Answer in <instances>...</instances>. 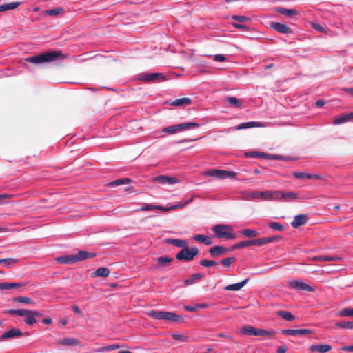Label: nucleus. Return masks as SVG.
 Segmentation results:
<instances>
[{
	"instance_id": "55",
	"label": "nucleus",
	"mask_w": 353,
	"mask_h": 353,
	"mask_svg": "<svg viewBox=\"0 0 353 353\" xmlns=\"http://www.w3.org/2000/svg\"><path fill=\"white\" fill-rule=\"evenodd\" d=\"M172 337L175 340L182 341H186L188 340V337L184 335H181L178 334H172Z\"/></svg>"
},
{
	"instance_id": "40",
	"label": "nucleus",
	"mask_w": 353,
	"mask_h": 353,
	"mask_svg": "<svg viewBox=\"0 0 353 353\" xmlns=\"http://www.w3.org/2000/svg\"><path fill=\"white\" fill-rule=\"evenodd\" d=\"M18 262V260L14 258H7L0 259V264H4V266L7 268H10L12 265H15Z\"/></svg>"
},
{
	"instance_id": "5",
	"label": "nucleus",
	"mask_w": 353,
	"mask_h": 353,
	"mask_svg": "<svg viewBox=\"0 0 353 353\" xmlns=\"http://www.w3.org/2000/svg\"><path fill=\"white\" fill-rule=\"evenodd\" d=\"M199 250L196 247L189 248L185 245L180 252L176 255V259L179 261H192L196 256L199 254Z\"/></svg>"
},
{
	"instance_id": "32",
	"label": "nucleus",
	"mask_w": 353,
	"mask_h": 353,
	"mask_svg": "<svg viewBox=\"0 0 353 353\" xmlns=\"http://www.w3.org/2000/svg\"><path fill=\"white\" fill-rule=\"evenodd\" d=\"M110 274V270L105 267H101L97 268L94 273H92L93 277H107Z\"/></svg>"
},
{
	"instance_id": "1",
	"label": "nucleus",
	"mask_w": 353,
	"mask_h": 353,
	"mask_svg": "<svg viewBox=\"0 0 353 353\" xmlns=\"http://www.w3.org/2000/svg\"><path fill=\"white\" fill-rule=\"evenodd\" d=\"M63 54L61 51H49L44 53L37 54L36 56L29 57L20 60V62L25 67L26 63H31L33 64H41L43 63L52 62L59 58H62Z\"/></svg>"
},
{
	"instance_id": "59",
	"label": "nucleus",
	"mask_w": 353,
	"mask_h": 353,
	"mask_svg": "<svg viewBox=\"0 0 353 353\" xmlns=\"http://www.w3.org/2000/svg\"><path fill=\"white\" fill-rule=\"evenodd\" d=\"M72 309L73 312L74 313H76L77 314H78V315H79L81 316H83L82 312H81V310L79 309V307L78 306L74 305L72 306Z\"/></svg>"
},
{
	"instance_id": "24",
	"label": "nucleus",
	"mask_w": 353,
	"mask_h": 353,
	"mask_svg": "<svg viewBox=\"0 0 353 353\" xmlns=\"http://www.w3.org/2000/svg\"><path fill=\"white\" fill-rule=\"evenodd\" d=\"M248 281L249 278H247L239 283L228 285L224 288V290L227 291H238L241 290Z\"/></svg>"
},
{
	"instance_id": "52",
	"label": "nucleus",
	"mask_w": 353,
	"mask_h": 353,
	"mask_svg": "<svg viewBox=\"0 0 353 353\" xmlns=\"http://www.w3.org/2000/svg\"><path fill=\"white\" fill-rule=\"evenodd\" d=\"M199 263L203 267H211L217 264L216 261L208 259H202L200 261Z\"/></svg>"
},
{
	"instance_id": "4",
	"label": "nucleus",
	"mask_w": 353,
	"mask_h": 353,
	"mask_svg": "<svg viewBox=\"0 0 353 353\" xmlns=\"http://www.w3.org/2000/svg\"><path fill=\"white\" fill-rule=\"evenodd\" d=\"M6 314L25 316L24 322L28 325H32L35 323L36 319L34 317L32 310L27 309H9L4 312Z\"/></svg>"
},
{
	"instance_id": "49",
	"label": "nucleus",
	"mask_w": 353,
	"mask_h": 353,
	"mask_svg": "<svg viewBox=\"0 0 353 353\" xmlns=\"http://www.w3.org/2000/svg\"><path fill=\"white\" fill-rule=\"evenodd\" d=\"M119 348V346L118 345L113 344V345H108L105 347H103L98 350H95L94 352H102L103 351H112V350H117Z\"/></svg>"
},
{
	"instance_id": "14",
	"label": "nucleus",
	"mask_w": 353,
	"mask_h": 353,
	"mask_svg": "<svg viewBox=\"0 0 353 353\" xmlns=\"http://www.w3.org/2000/svg\"><path fill=\"white\" fill-rule=\"evenodd\" d=\"M141 79L145 81H162L165 79V77L162 73H147L143 74Z\"/></svg>"
},
{
	"instance_id": "13",
	"label": "nucleus",
	"mask_w": 353,
	"mask_h": 353,
	"mask_svg": "<svg viewBox=\"0 0 353 353\" xmlns=\"http://www.w3.org/2000/svg\"><path fill=\"white\" fill-rule=\"evenodd\" d=\"M153 181H157L161 184H175L179 183V179L174 176L161 175L155 176L152 179Z\"/></svg>"
},
{
	"instance_id": "25",
	"label": "nucleus",
	"mask_w": 353,
	"mask_h": 353,
	"mask_svg": "<svg viewBox=\"0 0 353 353\" xmlns=\"http://www.w3.org/2000/svg\"><path fill=\"white\" fill-rule=\"evenodd\" d=\"M192 103V100L189 97H183L181 99H177L174 101H172L169 103V105L173 106H186L190 105Z\"/></svg>"
},
{
	"instance_id": "56",
	"label": "nucleus",
	"mask_w": 353,
	"mask_h": 353,
	"mask_svg": "<svg viewBox=\"0 0 353 353\" xmlns=\"http://www.w3.org/2000/svg\"><path fill=\"white\" fill-rule=\"evenodd\" d=\"M156 208V205H152V204H145L141 208V210L142 211H150L154 210Z\"/></svg>"
},
{
	"instance_id": "58",
	"label": "nucleus",
	"mask_w": 353,
	"mask_h": 353,
	"mask_svg": "<svg viewBox=\"0 0 353 353\" xmlns=\"http://www.w3.org/2000/svg\"><path fill=\"white\" fill-rule=\"evenodd\" d=\"M213 59L215 61H224L226 58L223 54H216L214 55Z\"/></svg>"
},
{
	"instance_id": "16",
	"label": "nucleus",
	"mask_w": 353,
	"mask_h": 353,
	"mask_svg": "<svg viewBox=\"0 0 353 353\" xmlns=\"http://www.w3.org/2000/svg\"><path fill=\"white\" fill-rule=\"evenodd\" d=\"M308 216L307 214H298L294 216V220L291 223V225L294 228H298L300 226L306 224Z\"/></svg>"
},
{
	"instance_id": "9",
	"label": "nucleus",
	"mask_w": 353,
	"mask_h": 353,
	"mask_svg": "<svg viewBox=\"0 0 353 353\" xmlns=\"http://www.w3.org/2000/svg\"><path fill=\"white\" fill-rule=\"evenodd\" d=\"M274 195L276 200L283 199L285 201H292L300 199L298 194L294 192L275 190Z\"/></svg>"
},
{
	"instance_id": "17",
	"label": "nucleus",
	"mask_w": 353,
	"mask_h": 353,
	"mask_svg": "<svg viewBox=\"0 0 353 353\" xmlns=\"http://www.w3.org/2000/svg\"><path fill=\"white\" fill-rule=\"evenodd\" d=\"M229 249L221 245L212 247L209 250V254L212 257H218L225 254Z\"/></svg>"
},
{
	"instance_id": "26",
	"label": "nucleus",
	"mask_w": 353,
	"mask_h": 353,
	"mask_svg": "<svg viewBox=\"0 0 353 353\" xmlns=\"http://www.w3.org/2000/svg\"><path fill=\"white\" fill-rule=\"evenodd\" d=\"M158 265H154L155 268H159L161 267H167L170 263L173 261V258L170 256H159L156 259Z\"/></svg>"
},
{
	"instance_id": "43",
	"label": "nucleus",
	"mask_w": 353,
	"mask_h": 353,
	"mask_svg": "<svg viewBox=\"0 0 353 353\" xmlns=\"http://www.w3.org/2000/svg\"><path fill=\"white\" fill-rule=\"evenodd\" d=\"M208 305L207 303L195 304L194 305H185L184 309L188 312H194L199 308H207Z\"/></svg>"
},
{
	"instance_id": "23",
	"label": "nucleus",
	"mask_w": 353,
	"mask_h": 353,
	"mask_svg": "<svg viewBox=\"0 0 353 353\" xmlns=\"http://www.w3.org/2000/svg\"><path fill=\"white\" fill-rule=\"evenodd\" d=\"M293 176L298 179H321V176L320 174H312L305 172H294Z\"/></svg>"
},
{
	"instance_id": "27",
	"label": "nucleus",
	"mask_w": 353,
	"mask_h": 353,
	"mask_svg": "<svg viewBox=\"0 0 353 353\" xmlns=\"http://www.w3.org/2000/svg\"><path fill=\"white\" fill-rule=\"evenodd\" d=\"M57 343L63 346H76L79 344V341L74 338H64L59 340Z\"/></svg>"
},
{
	"instance_id": "7",
	"label": "nucleus",
	"mask_w": 353,
	"mask_h": 353,
	"mask_svg": "<svg viewBox=\"0 0 353 353\" xmlns=\"http://www.w3.org/2000/svg\"><path fill=\"white\" fill-rule=\"evenodd\" d=\"M205 175L214 178L224 179L227 178L234 179L236 173L232 171L213 169L204 172Z\"/></svg>"
},
{
	"instance_id": "46",
	"label": "nucleus",
	"mask_w": 353,
	"mask_h": 353,
	"mask_svg": "<svg viewBox=\"0 0 353 353\" xmlns=\"http://www.w3.org/2000/svg\"><path fill=\"white\" fill-rule=\"evenodd\" d=\"M335 325L338 327L353 330V321L337 322Z\"/></svg>"
},
{
	"instance_id": "20",
	"label": "nucleus",
	"mask_w": 353,
	"mask_h": 353,
	"mask_svg": "<svg viewBox=\"0 0 353 353\" xmlns=\"http://www.w3.org/2000/svg\"><path fill=\"white\" fill-rule=\"evenodd\" d=\"M332 350V346L328 344H316L310 347L311 352H317L319 353H326Z\"/></svg>"
},
{
	"instance_id": "28",
	"label": "nucleus",
	"mask_w": 353,
	"mask_h": 353,
	"mask_svg": "<svg viewBox=\"0 0 353 353\" xmlns=\"http://www.w3.org/2000/svg\"><path fill=\"white\" fill-rule=\"evenodd\" d=\"M74 255L76 261L77 262L87 259L93 258L96 256V254L94 252H88L85 250H80L77 254Z\"/></svg>"
},
{
	"instance_id": "18",
	"label": "nucleus",
	"mask_w": 353,
	"mask_h": 353,
	"mask_svg": "<svg viewBox=\"0 0 353 353\" xmlns=\"http://www.w3.org/2000/svg\"><path fill=\"white\" fill-rule=\"evenodd\" d=\"M23 335L21 331L17 328H12L6 332H4L0 336V341L6 340L11 338L20 337Z\"/></svg>"
},
{
	"instance_id": "31",
	"label": "nucleus",
	"mask_w": 353,
	"mask_h": 353,
	"mask_svg": "<svg viewBox=\"0 0 353 353\" xmlns=\"http://www.w3.org/2000/svg\"><path fill=\"white\" fill-rule=\"evenodd\" d=\"M165 242L173 245L178 248H184L185 245H187L188 243L186 241L178 239H166L165 240Z\"/></svg>"
},
{
	"instance_id": "11",
	"label": "nucleus",
	"mask_w": 353,
	"mask_h": 353,
	"mask_svg": "<svg viewBox=\"0 0 353 353\" xmlns=\"http://www.w3.org/2000/svg\"><path fill=\"white\" fill-rule=\"evenodd\" d=\"M252 245L261 246L260 239H256L247 240V241H243L236 243L232 246L231 250H236V249L243 248L252 246Z\"/></svg>"
},
{
	"instance_id": "60",
	"label": "nucleus",
	"mask_w": 353,
	"mask_h": 353,
	"mask_svg": "<svg viewBox=\"0 0 353 353\" xmlns=\"http://www.w3.org/2000/svg\"><path fill=\"white\" fill-rule=\"evenodd\" d=\"M232 26L237 29H242V30H248V29L247 26L241 24V23H234L232 24Z\"/></svg>"
},
{
	"instance_id": "19",
	"label": "nucleus",
	"mask_w": 353,
	"mask_h": 353,
	"mask_svg": "<svg viewBox=\"0 0 353 353\" xmlns=\"http://www.w3.org/2000/svg\"><path fill=\"white\" fill-rule=\"evenodd\" d=\"M281 333L286 335H305L308 334H312V331L307 329H297V330H292V329H288V330H283L281 331Z\"/></svg>"
},
{
	"instance_id": "63",
	"label": "nucleus",
	"mask_w": 353,
	"mask_h": 353,
	"mask_svg": "<svg viewBox=\"0 0 353 353\" xmlns=\"http://www.w3.org/2000/svg\"><path fill=\"white\" fill-rule=\"evenodd\" d=\"M288 348L285 345L280 346L277 350V353H285Z\"/></svg>"
},
{
	"instance_id": "3",
	"label": "nucleus",
	"mask_w": 353,
	"mask_h": 353,
	"mask_svg": "<svg viewBox=\"0 0 353 353\" xmlns=\"http://www.w3.org/2000/svg\"><path fill=\"white\" fill-rule=\"evenodd\" d=\"M214 236L219 239H234L235 234L232 233L233 229L231 226L225 224H219L212 228Z\"/></svg>"
},
{
	"instance_id": "45",
	"label": "nucleus",
	"mask_w": 353,
	"mask_h": 353,
	"mask_svg": "<svg viewBox=\"0 0 353 353\" xmlns=\"http://www.w3.org/2000/svg\"><path fill=\"white\" fill-rule=\"evenodd\" d=\"M280 239H281V236H272V237L261 238V239H260V243H261V246H262V245H263L265 244H268V243H270L278 241Z\"/></svg>"
},
{
	"instance_id": "29",
	"label": "nucleus",
	"mask_w": 353,
	"mask_h": 353,
	"mask_svg": "<svg viewBox=\"0 0 353 353\" xmlns=\"http://www.w3.org/2000/svg\"><path fill=\"white\" fill-rule=\"evenodd\" d=\"M240 332L242 334L248 335V336H257L258 328H256L251 325H245L243 326Z\"/></svg>"
},
{
	"instance_id": "34",
	"label": "nucleus",
	"mask_w": 353,
	"mask_h": 353,
	"mask_svg": "<svg viewBox=\"0 0 353 353\" xmlns=\"http://www.w3.org/2000/svg\"><path fill=\"white\" fill-rule=\"evenodd\" d=\"M193 239L207 245H210L212 244V241L210 239V238L203 234L194 235L193 236Z\"/></svg>"
},
{
	"instance_id": "33",
	"label": "nucleus",
	"mask_w": 353,
	"mask_h": 353,
	"mask_svg": "<svg viewBox=\"0 0 353 353\" xmlns=\"http://www.w3.org/2000/svg\"><path fill=\"white\" fill-rule=\"evenodd\" d=\"M275 11L288 17H292L298 14V11L295 9H288L285 8H275Z\"/></svg>"
},
{
	"instance_id": "54",
	"label": "nucleus",
	"mask_w": 353,
	"mask_h": 353,
	"mask_svg": "<svg viewBox=\"0 0 353 353\" xmlns=\"http://www.w3.org/2000/svg\"><path fill=\"white\" fill-rule=\"evenodd\" d=\"M63 12V8H57L54 9H51L46 11V14L50 16H55Z\"/></svg>"
},
{
	"instance_id": "22",
	"label": "nucleus",
	"mask_w": 353,
	"mask_h": 353,
	"mask_svg": "<svg viewBox=\"0 0 353 353\" xmlns=\"http://www.w3.org/2000/svg\"><path fill=\"white\" fill-rule=\"evenodd\" d=\"M342 258L337 256H316L311 258L312 261H341Z\"/></svg>"
},
{
	"instance_id": "37",
	"label": "nucleus",
	"mask_w": 353,
	"mask_h": 353,
	"mask_svg": "<svg viewBox=\"0 0 353 353\" xmlns=\"http://www.w3.org/2000/svg\"><path fill=\"white\" fill-rule=\"evenodd\" d=\"M239 233L249 238H253L256 237L259 235V233L257 230H253V229H244L239 231Z\"/></svg>"
},
{
	"instance_id": "44",
	"label": "nucleus",
	"mask_w": 353,
	"mask_h": 353,
	"mask_svg": "<svg viewBox=\"0 0 353 353\" xmlns=\"http://www.w3.org/2000/svg\"><path fill=\"white\" fill-rule=\"evenodd\" d=\"M132 180L129 178H123V179H117L111 183H109V185L110 186H115V185H119L123 184H128L132 183Z\"/></svg>"
},
{
	"instance_id": "6",
	"label": "nucleus",
	"mask_w": 353,
	"mask_h": 353,
	"mask_svg": "<svg viewBox=\"0 0 353 353\" xmlns=\"http://www.w3.org/2000/svg\"><path fill=\"white\" fill-rule=\"evenodd\" d=\"M199 124L196 122H188L166 127L163 129V132L168 134H174L179 131L188 130L191 128H198Z\"/></svg>"
},
{
	"instance_id": "64",
	"label": "nucleus",
	"mask_w": 353,
	"mask_h": 353,
	"mask_svg": "<svg viewBox=\"0 0 353 353\" xmlns=\"http://www.w3.org/2000/svg\"><path fill=\"white\" fill-rule=\"evenodd\" d=\"M182 208H184V205H183V203L171 205L169 207V209H170V210H172Z\"/></svg>"
},
{
	"instance_id": "51",
	"label": "nucleus",
	"mask_w": 353,
	"mask_h": 353,
	"mask_svg": "<svg viewBox=\"0 0 353 353\" xmlns=\"http://www.w3.org/2000/svg\"><path fill=\"white\" fill-rule=\"evenodd\" d=\"M268 226L274 230L282 231L284 229L283 225L276 222H271L268 224Z\"/></svg>"
},
{
	"instance_id": "42",
	"label": "nucleus",
	"mask_w": 353,
	"mask_h": 353,
	"mask_svg": "<svg viewBox=\"0 0 353 353\" xmlns=\"http://www.w3.org/2000/svg\"><path fill=\"white\" fill-rule=\"evenodd\" d=\"M14 301L17 303H21L25 304L35 305V302L30 298L27 296H17L15 297Z\"/></svg>"
},
{
	"instance_id": "36",
	"label": "nucleus",
	"mask_w": 353,
	"mask_h": 353,
	"mask_svg": "<svg viewBox=\"0 0 353 353\" xmlns=\"http://www.w3.org/2000/svg\"><path fill=\"white\" fill-rule=\"evenodd\" d=\"M224 102H228L231 106L240 108L242 102L235 97H228L224 99Z\"/></svg>"
},
{
	"instance_id": "21",
	"label": "nucleus",
	"mask_w": 353,
	"mask_h": 353,
	"mask_svg": "<svg viewBox=\"0 0 353 353\" xmlns=\"http://www.w3.org/2000/svg\"><path fill=\"white\" fill-rule=\"evenodd\" d=\"M55 261L62 264H73L77 262L74 254L60 256L57 257Z\"/></svg>"
},
{
	"instance_id": "41",
	"label": "nucleus",
	"mask_w": 353,
	"mask_h": 353,
	"mask_svg": "<svg viewBox=\"0 0 353 353\" xmlns=\"http://www.w3.org/2000/svg\"><path fill=\"white\" fill-rule=\"evenodd\" d=\"M276 331L273 330H266L263 329L258 328L257 336H268L270 338L273 337L276 334Z\"/></svg>"
},
{
	"instance_id": "48",
	"label": "nucleus",
	"mask_w": 353,
	"mask_h": 353,
	"mask_svg": "<svg viewBox=\"0 0 353 353\" xmlns=\"http://www.w3.org/2000/svg\"><path fill=\"white\" fill-rule=\"evenodd\" d=\"M236 258L234 256L224 258L221 260L220 263L225 267L230 266L234 261Z\"/></svg>"
},
{
	"instance_id": "30",
	"label": "nucleus",
	"mask_w": 353,
	"mask_h": 353,
	"mask_svg": "<svg viewBox=\"0 0 353 353\" xmlns=\"http://www.w3.org/2000/svg\"><path fill=\"white\" fill-rule=\"evenodd\" d=\"M262 126H263V125L260 122L251 121V122L242 123L238 125L236 127V129L238 130H240L247 129V128H250L262 127Z\"/></svg>"
},
{
	"instance_id": "47",
	"label": "nucleus",
	"mask_w": 353,
	"mask_h": 353,
	"mask_svg": "<svg viewBox=\"0 0 353 353\" xmlns=\"http://www.w3.org/2000/svg\"><path fill=\"white\" fill-rule=\"evenodd\" d=\"M341 316H353V308L347 307L340 310L338 313Z\"/></svg>"
},
{
	"instance_id": "62",
	"label": "nucleus",
	"mask_w": 353,
	"mask_h": 353,
	"mask_svg": "<svg viewBox=\"0 0 353 353\" xmlns=\"http://www.w3.org/2000/svg\"><path fill=\"white\" fill-rule=\"evenodd\" d=\"M341 350L344 352H353V345L348 346H343L341 347Z\"/></svg>"
},
{
	"instance_id": "57",
	"label": "nucleus",
	"mask_w": 353,
	"mask_h": 353,
	"mask_svg": "<svg viewBox=\"0 0 353 353\" xmlns=\"http://www.w3.org/2000/svg\"><path fill=\"white\" fill-rule=\"evenodd\" d=\"M10 289H12L10 283H0V290H10Z\"/></svg>"
},
{
	"instance_id": "12",
	"label": "nucleus",
	"mask_w": 353,
	"mask_h": 353,
	"mask_svg": "<svg viewBox=\"0 0 353 353\" xmlns=\"http://www.w3.org/2000/svg\"><path fill=\"white\" fill-rule=\"evenodd\" d=\"M290 287L294 289L301 290V291H307V292H314V289L309 285L308 284L300 281H292L290 283Z\"/></svg>"
},
{
	"instance_id": "61",
	"label": "nucleus",
	"mask_w": 353,
	"mask_h": 353,
	"mask_svg": "<svg viewBox=\"0 0 353 353\" xmlns=\"http://www.w3.org/2000/svg\"><path fill=\"white\" fill-rule=\"evenodd\" d=\"M312 27L321 32H324V28L319 23H313Z\"/></svg>"
},
{
	"instance_id": "39",
	"label": "nucleus",
	"mask_w": 353,
	"mask_h": 353,
	"mask_svg": "<svg viewBox=\"0 0 353 353\" xmlns=\"http://www.w3.org/2000/svg\"><path fill=\"white\" fill-rule=\"evenodd\" d=\"M204 277V274H201V273H196V274H193L190 276V277L188 279H185L184 281V283L186 285H192L194 283V281L196 280H199L200 279H202Z\"/></svg>"
},
{
	"instance_id": "2",
	"label": "nucleus",
	"mask_w": 353,
	"mask_h": 353,
	"mask_svg": "<svg viewBox=\"0 0 353 353\" xmlns=\"http://www.w3.org/2000/svg\"><path fill=\"white\" fill-rule=\"evenodd\" d=\"M147 314L157 320H166L172 322H177L183 320L181 316L168 311L150 310L147 312Z\"/></svg>"
},
{
	"instance_id": "38",
	"label": "nucleus",
	"mask_w": 353,
	"mask_h": 353,
	"mask_svg": "<svg viewBox=\"0 0 353 353\" xmlns=\"http://www.w3.org/2000/svg\"><path fill=\"white\" fill-rule=\"evenodd\" d=\"M276 315L282 317L283 319L288 321H292L295 319V316L290 312H288V311H285V310L278 311V312H276Z\"/></svg>"
},
{
	"instance_id": "50",
	"label": "nucleus",
	"mask_w": 353,
	"mask_h": 353,
	"mask_svg": "<svg viewBox=\"0 0 353 353\" xmlns=\"http://www.w3.org/2000/svg\"><path fill=\"white\" fill-rule=\"evenodd\" d=\"M231 18L235 21L241 23L250 22L251 19L249 17L241 16V15H232Z\"/></svg>"
},
{
	"instance_id": "53",
	"label": "nucleus",
	"mask_w": 353,
	"mask_h": 353,
	"mask_svg": "<svg viewBox=\"0 0 353 353\" xmlns=\"http://www.w3.org/2000/svg\"><path fill=\"white\" fill-rule=\"evenodd\" d=\"M347 121H350L349 120V118L347 117V114H344V115H342L340 117L336 119L334 121H333V123L334 125H339V124H341L343 123H345Z\"/></svg>"
},
{
	"instance_id": "15",
	"label": "nucleus",
	"mask_w": 353,
	"mask_h": 353,
	"mask_svg": "<svg viewBox=\"0 0 353 353\" xmlns=\"http://www.w3.org/2000/svg\"><path fill=\"white\" fill-rule=\"evenodd\" d=\"M270 27L274 30L283 33V34H291L292 33V29L287 25L278 23V22H272L270 23Z\"/></svg>"
},
{
	"instance_id": "35",
	"label": "nucleus",
	"mask_w": 353,
	"mask_h": 353,
	"mask_svg": "<svg viewBox=\"0 0 353 353\" xmlns=\"http://www.w3.org/2000/svg\"><path fill=\"white\" fill-rule=\"evenodd\" d=\"M20 4H21V2H19V1H15V2H10V3H3L1 6H0V12H3V11H6V10H14Z\"/></svg>"
},
{
	"instance_id": "10",
	"label": "nucleus",
	"mask_w": 353,
	"mask_h": 353,
	"mask_svg": "<svg viewBox=\"0 0 353 353\" xmlns=\"http://www.w3.org/2000/svg\"><path fill=\"white\" fill-rule=\"evenodd\" d=\"M275 191L266 190L263 192H254L252 194L254 199L270 201L275 199Z\"/></svg>"
},
{
	"instance_id": "8",
	"label": "nucleus",
	"mask_w": 353,
	"mask_h": 353,
	"mask_svg": "<svg viewBox=\"0 0 353 353\" xmlns=\"http://www.w3.org/2000/svg\"><path fill=\"white\" fill-rule=\"evenodd\" d=\"M247 157H252V158H263L268 159H274V160H284L285 157L278 154H269L267 153H264L262 152L258 151H251L248 152L245 154Z\"/></svg>"
}]
</instances>
